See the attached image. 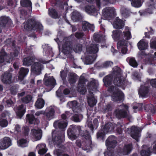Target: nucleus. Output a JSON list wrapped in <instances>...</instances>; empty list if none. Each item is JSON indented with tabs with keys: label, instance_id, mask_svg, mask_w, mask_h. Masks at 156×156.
I'll list each match as a JSON object with an SVG mask.
<instances>
[{
	"label": "nucleus",
	"instance_id": "1",
	"mask_svg": "<svg viewBox=\"0 0 156 156\" xmlns=\"http://www.w3.org/2000/svg\"><path fill=\"white\" fill-rule=\"evenodd\" d=\"M55 132L54 131L52 133V140L56 148L54 153L57 156H60L62 152L61 149L62 146L61 143L63 141L64 133L62 132L61 134L57 133L54 135V134Z\"/></svg>",
	"mask_w": 156,
	"mask_h": 156
},
{
	"label": "nucleus",
	"instance_id": "2",
	"mask_svg": "<svg viewBox=\"0 0 156 156\" xmlns=\"http://www.w3.org/2000/svg\"><path fill=\"white\" fill-rule=\"evenodd\" d=\"M23 25L24 29L27 30H41L43 29L41 24L34 19L29 20L26 23H24Z\"/></svg>",
	"mask_w": 156,
	"mask_h": 156
},
{
	"label": "nucleus",
	"instance_id": "3",
	"mask_svg": "<svg viewBox=\"0 0 156 156\" xmlns=\"http://www.w3.org/2000/svg\"><path fill=\"white\" fill-rule=\"evenodd\" d=\"M123 35L122 32L119 30L113 31L112 36L115 40H119L123 37L126 40L130 39L131 37L130 33L128 27H125V30L123 32Z\"/></svg>",
	"mask_w": 156,
	"mask_h": 156
},
{
	"label": "nucleus",
	"instance_id": "4",
	"mask_svg": "<svg viewBox=\"0 0 156 156\" xmlns=\"http://www.w3.org/2000/svg\"><path fill=\"white\" fill-rule=\"evenodd\" d=\"M128 109V107L127 106L122 105L120 106L119 108L115 110L114 114L118 118L126 117L130 120L132 118V116L130 115Z\"/></svg>",
	"mask_w": 156,
	"mask_h": 156
},
{
	"label": "nucleus",
	"instance_id": "5",
	"mask_svg": "<svg viewBox=\"0 0 156 156\" xmlns=\"http://www.w3.org/2000/svg\"><path fill=\"white\" fill-rule=\"evenodd\" d=\"M116 143V139L114 136H111L108 137L106 141V145L108 151L104 153L105 156H112V152L110 150L114 147Z\"/></svg>",
	"mask_w": 156,
	"mask_h": 156
},
{
	"label": "nucleus",
	"instance_id": "6",
	"mask_svg": "<svg viewBox=\"0 0 156 156\" xmlns=\"http://www.w3.org/2000/svg\"><path fill=\"white\" fill-rule=\"evenodd\" d=\"M108 90L113 92L112 95V100L114 101H119L122 100L124 97L123 94L117 87L112 86L109 87Z\"/></svg>",
	"mask_w": 156,
	"mask_h": 156
},
{
	"label": "nucleus",
	"instance_id": "7",
	"mask_svg": "<svg viewBox=\"0 0 156 156\" xmlns=\"http://www.w3.org/2000/svg\"><path fill=\"white\" fill-rule=\"evenodd\" d=\"M114 74L116 75L114 80V83L115 85L121 86L124 84V81L123 78H122L121 76V70L118 66H116L113 69Z\"/></svg>",
	"mask_w": 156,
	"mask_h": 156
},
{
	"label": "nucleus",
	"instance_id": "8",
	"mask_svg": "<svg viewBox=\"0 0 156 156\" xmlns=\"http://www.w3.org/2000/svg\"><path fill=\"white\" fill-rule=\"evenodd\" d=\"M19 49L18 48H16L15 51V54L12 55L11 54L9 55H7L5 52L1 53V55H0V63L3 62L5 60L8 62L9 63L10 62L12 61L13 58L14 57L18 56L19 53Z\"/></svg>",
	"mask_w": 156,
	"mask_h": 156
},
{
	"label": "nucleus",
	"instance_id": "9",
	"mask_svg": "<svg viewBox=\"0 0 156 156\" xmlns=\"http://www.w3.org/2000/svg\"><path fill=\"white\" fill-rule=\"evenodd\" d=\"M115 124L111 123H108L104 127L103 129L99 131L97 133L98 137H102L104 136L105 133L113 130Z\"/></svg>",
	"mask_w": 156,
	"mask_h": 156
},
{
	"label": "nucleus",
	"instance_id": "10",
	"mask_svg": "<svg viewBox=\"0 0 156 156\" xmlns=\"http://www.w3.org/2000/svg\"><path fill=\"white\" fill-rule=\"evenodd\" d=\"M96 2L98 7L96 10L93 6H87L86 7V11L88 14L94 15L97 16L98 14V10L100 9V0H96Z\"/></svg>",
	"mask_w": 156,
	"mask_h": 156
},
{
	"label": "nucleus",
	"instance_id": "11",
	"mask_svg": "<svg viewBox=\"0 0 156 156\" xmlns=\"http://www.w3.org/2000/svg\"><path fill=\"white\" fill-rule=\"evenodd\" d=\"M44 84L45 85L51 87V89L56 84L55 80L53 77L50 76L47 74H46L44 76Z\"/></svg>",
	"mask_w": 156,
	"mask_h": 156
},
{
	"label": "nucleus",
	"instance_id": "12",
	"mask_svg": "<svg viewBox=\"0 0 156 156\" xmlns=\"http://www.w3.org/2000/svg\"><path fill=\"white\" fill-rule=\"evenodd\" d=\"M43 68L42 64L39 62H35L31 67V72L36 75H39Z\"/></svg>",
	"mask_w": 156,
	"mask_h": 156
},
{
	"label": "nucleus",
	"instance_id": "13",
	"mask_svg": "<svg viewBox=\"0 0 156 156\" xmlns=\"http://www.w3.org/2000/svg\"><path fill=\"white\" fill-rule=\"evenodd\" d=\"M12 145L11 140L9 138L5 137L0 140V148L5 150Z\"/></svg>",
	"mask_w": 156,
	"mask_h": 156
},
{
	"label": "nucleus",
	"instance_id": "14",
	"mask_svg": "<svg viewBox=\"0 0 156 156\" xmlns=\"http://www.w3.org/2000/svg\"><path fill=\"white\" fill-rule=\"evenodd\" d=\"M77 127L75 125L70 126V128L68 130V135L69 138L71 140H73L76 139L77 135L75 133L77 131Z\"/></svg>",
	"mask_w": 156,
	"mask_h": 156
},
{
	"label": "nucleus",
	"instance_id": "15",
	"mask_svg": "<svg viewBox=\"0 0 156 156\" xmlns=\"http://www.w3.org/2000/svg\"><path fill=\"white\" fill-rule=\"evenodd\" d=\"M31 136L34 141L40 140L41 137V131L40 129H33L31 130Z\"/></svg>",
	"mask_w": 156,
	"mask_h": 156
},
{
	"label": "nucleus",
	"instance_id": "16",
	"mask_svg": "<svg viewBox=\"0 0 156 156\" xmlns=\"http://www.w3.org/2000/svg\"><path fill=\"white\" fill-rule=\"evenodd\" d=\"M147 84L141 85L139 90L140 95L142 97H145L148 96L149 88Z\"/></svg>",
	"mask_w": 156,
	"mask_h": 156
},
{
	"label": "nucleus",
	"instance_id": "17",
	"mask_svg": "<svg viewBox=\"0 0 156 156\" xmlns=\"http://www.w3.org/2000/svg\"><path fill=\"white\" fill-rule=\"evenodd\" d=\"M63 44L62 48L63 51L65 54H68L70 53L72 50L70 42L66 41V39L63 40Z\"/></svg>",
	"mask_w": 156,
	"mask_h": 156
},
{
	"label": "nucleus",
	"instance_id": "18",
	"mask_svg": "<svg viewBox=\"0 0 156 156\" xmlns=\"http://www.w3.org/2000/svg\"><path fill=\"white\" fill-rule=\"evenodd\" d=\"M86 79L82 76H80L78 86V90L82 94H84L86 91V89L84 87L83 84L86 82Z\"/></svg>",
	"mask_w": 156,
	"mask_h": 156
},
{
	"label": "nucleus",
	"instance_id": "19",
	"mask_svg": "<svg viewBox=\"0 0 156 156\" xmlns=\"http://www.w3.org/2000/svg\"><path fill=\"white\" fill-rule=\"evenodd\" d=\"M131 136L137 141H138V138L140 136V129L138 127L133 126L131 127Z\"/></svg>",
	"mask_w": 156,
	"mask_h": 156
},
{
	"label": "nucleus",
	"instance_id": "20",
	"mask_svg": "<svg viewBox=\"0 0 156 156\" xmlns=\"http://www.w3.org/2000/svg\"><path fill=\"white\" fill-rule=\"evenodd\" d=\"M132 148L131 144L126 145L122 149H120L118 151V154L119 155H127L130 153Z\"/></svg>",
	"mask_w": 156,
	"mask_h": 156
},
{
	"label": "nucleus",
	"instance_id": "21",
	"mask_svg": "<svg viewBox=\"0 0 156 156\" xmlns=\"http://www.w3.org/2000/svg\"><path fill=\"white\" fill-rule=\"evenodd\" d=\"M99 46L98 44H92L88 46L87 48V52L90 54H95L98 51V47Z\"/></svg>",
	"mask_w": 156,
	"mask_h": 156
},
{
	"label": "nucleus",
	"instance_id": "22",
	"mask_svg": "<svg viewBox=\"0 0 156 156\" xmlns=\"http://www.w3.org/2000/svg\"><path fill=\"white\" fill-rule=\"evenodd\" d=\"M115 9L112 7H108L103 9V14L105 16L108 17L112 16L114 14Z\"/></svg>",
	"mask_w": 156,
	"mask_h": 156
},
{
	"label": "nucleus",
	"instance_id": "23",
	"mask_svg": "<svg viewBox=\"0 0 156 156\" xmlns=\"http://www.w3.org/2000/svg\"><path fill=\"white\" fill-rule=\"evenodd\" d=\"M36 148L38 150V153L40 155L44 154L48 150L46 144L43 143L38 144Z\"/></svg>",
	"mask_w": 156,
	"mask_h": 156
},
{
	"label": "nucleus",
	"instance_id": "24",
	"mask_svg": "<svg viewBox=\"0 0 156 156\" xmlns=\"http://www.w3.org/2000/svg\"><path fill=\"white\" fill-rule=\"evenodd\" d=\"M2 82L5 83H10L11 82L12 74L9 71L5 73L3 77H2Z\"/></svg>",
	"mask_w": 156,
	"mask_h": 156
},
{
	"label": "nucleus",
	"instance_id": "25",
	"mask_svg": "<svg viewBox=\"0 0 156 156\" xmlns=\"http://www.w3.org/2000/svg\"><path fill=\"white\" fill-rule=\"evenodd\" d=\"M29 71V69L22 67L20 69L19 72L18 79L20 81L22 80L24 77L28 74Z\"/></svg>",
	"mask_w": 156,
	"mask_h": 156
},
{
	"label": "nucleus",
	"instance_id": "26",
	"mask_svg": "<svg viewBox=\"0 0 156 156\" xmlns=\"http://www.w3.org/2000/svg\"><path fill=\"white\" fill-rule=\"evenodd\" d=\"M124 25V23L122 20L117 18L113 23V27L115 29H122Z\"/></svg>",
	"mask_w": 156,
	"mask_h": 156
},
{
	"label": "nucleus",
	"instance_id": "27",
	"mask_svg": "<svg viewBox=\"0 0 156 156\" xmlns=\"http://www.w3.org/2000/svg\"><path fill=\"white\" fill-rule=\"evenodd\" d=\"M67 126V122L62 120L56 121L54 123V127H57L58 126L60 129H64L66 128Z\"/></svg>",
	"mask_w": 156,
	"mask_h": 156
},
{
	"label": "nucleus",
	"instance_id": "28",
	"mask_svg": "<svg viewBox=\"0 0 156 156\" xmlns=\"http://www.w3.org/2000/svg\"><path fill=\"white\" fill-rule=\"evenodd\" d=\"M48 111L45 113V116L46 119L49 120L54 118L55 111L54 108L52 107H49L48 108Z\"/></svg>",
	"mask_w": 156,
	"mask_h": 156
},
{
	"label": "nucleus",
	"instance_id": "29",
	"mask_svg": "<svg viewBox=\"0 0 156 156\" xmlns=\"http://www.w3.org/2000/svg\"><path fill=\"white\" fill-rule=\"evenodd\" d=\"M26 119L27 121L30 124H37L39 122L38 120L36 119L32 114L27 115Z\"/></svg>",
	"mask_w": 156,
	"mask_h": 156
},
{
	"label": "nucleus",
	"instance_id": "30",
	"mask_svg": "<svg viewBox=\"0 0 156 156\" xmlns=\"http://www.w3.org/2000/svg\"><path fill=\"white\" fill-rule=\"evenodd\" d=\"M83 136L86 139L88 140V141H87V142L86 143H84L85 144V147H88L89 146H90V149H88V151H87V152H88L91 149V147L90 146V145L91 144V137L88 132L87 131H86V133H84V134L83 135Z\"/></svg>",
	"mask_w": 156,
	"mask_h": 156
},
{
	"label": "nucleus",
	"instance_id": "31",
	"mask_svg": "<svg viewBox=\"0 0 156 156\" xmlns=\"http://www.w3.org/2000/svg\"><path fill=\"white\" fill-rule=\"evenodd\" d=\"M34 61V57L33 56L28 57L25 58L23 60V64L26 66H29Z\"/></svg>",
	"mask_w": 156,
	"mask_h": 156
},
{
	"label": "nucleus",
	"instance_id": "32",
	"mask_svg": "<svg viewBox=\"0 0 156 156\" xmlns=\"http://www.w3.org/2000/svg\"><path fill=\"white\" fill-rule=\"evenodd\" d=\"M82 29L84 30H87L89 29L92 31H94V27L93 25H91L86 22H83L82 23Z\"/></svg>",
	"mask_w": 156,
	"mask_h": 156
},
{
	"label": "nucleus",
	"instance_id": "33",
	"mask_svg": "<svg viewBox=\"0 0 156 156\" xmlns=\"http://www.w3.org/2000/svg\"><path fill=\"white\" fill-rule=\"evenodd\" d=\"M143 148L144 150H143L140 152V154L141 156H149L151 153L152 152L150 148L147 147L146 145H143Z\"/></svg>",
	"mask_w": 156,
	"mask_h": 156
},
{
	"label": "nucleus",
	"instance_id": "34",
	"mask_svg": "<svg viewBox=\"0 0 156 156\" xmlns=\"http://www.w3.org/2000/svg\"><path fill=\"white\" fill-rule=\"evenodd\" d=\"M137 46L140 50H144L147 48L148 43L144 40H141L138 43Z\"/></svg>",
	"mask_w": 156,
	"mask_h": 156
},
{
	"label": "nucleus",
	"instance_id": "35",
	"mask_svg": "<svg viewBox=\"0 0 156 156\" xmlns=\"http://www.w3.org/2000/svg\"><path fill=\"white\" fill-rule=\"evenodd\" d=\"M81 16L80 13L76 11H74L72 13L71 19L74 22H77L80 20Z\"/></svg>",
	"mask_w": 156,
	"mask_h": 156
},
{
	"label": "nucleus",
	"instance_id": "36",
	"mask_svg": "<svg viewBox=\"0 0 156 156\" xmlns=\"http://www.w3.org/2000/svg\"><path fill=\"white\" fill-rule=\"evenodd\" d=\"M44 101L43 99L41 98H39L36 101L35 106L37 108L41 109L44 107Z\"/></svg>",
	"mask_w": 156,
	"mask_h": 156
},
{
	"label": "nucleus",
	"instance_id": "37",
	"mask_svg": "<svg viewBox=\"0 0 156 156\" xmlns=\"http://www.w3.org/2000/svg\"><path fill=\"white\" fill-rule=\"evenodd\" d=\"M18 111L16 112L17 116L21 118L24 114L25 112V108H24L23 105L19 106L18 107Z\"/></svg>",
	"mask_w": 156,
	"mask_h": 156
},
{
	"label": "nucleus",
	"instance_id": "38",
	"mask_svg": "<svg viewBox=\"0 0 156 156\" xmlns=\"http://www.w3.org/2000/svg\"><path fill=\"white\" fill-rule=\"evenodd\" d=\"M126 60L132 66L134 67H137L138 64L135 58L132 57H129L127 58Z\"/></svg>",
	"mask_w": 156,
	"mask_h": 156
},
{
	"label": "nucleus",
	"instance_id": "39",
	"mask_svg": "<svg viewBox=\"0 0 156 156\" xmlns=\"http://www.w3.org/2000/svg\"><path fill=\"white\" fill-rule=\"evenodd\" d=\"M96 58L95 55H88L85 58V62L87 64H92L95 61Z\"/></svg>",
	"mask_w": 156,
	"mask_h": 156
},
{
	"label": "nucleus",
	"instance_id": "40",
	"mask_svg": "<svg viewBox=\"0 0 156 156\" xmlns=\"http://www.w3.org/2000/svg\"><path fill=\"white\" fill-rule=\"evenodd\" d=\"M87 123L88 126H90V127L91 128V129L92 130L94 128H97L98 122V120L97 119H94L93 121V123L94 125H93L92 124H91L90 120L88 116V119L87 121Z\"/></svg>",
	"mask_w": 156,
	"mask_h": 156
},
{
	"label": "nucleus",
	"instance_id": "41",
	"mask_svg": "<svg viewBox=\"0 0 156 156\" xmlns=\"http://www.w3.org/2000/svg\"><path fill=\"white\" fill-rule=\"evenodd\" d=\"M103 80L105 85L108 87L112 83V76L111 75L107 76L103 79Z\"/></svg>",
	"mask_w": 156,
	"mask_h": 156
},
{
	"label": "nucleus",
	"instance_id": "42",
	"mask_svg": "<svg viewBox=\"0 0 156 156\" xmlns=\"http://www.w3.org/2000/svg\"><path fill=\"white\" fill-rule=\"evenodd\" d=\"M10 20L9 18L5 16H2L0 17V26L4 27L6 24L10 22Z\"/></svg>",
	"mask_w": 156,
	"mask_h": 156
},
{
	"label": "nucleus",
	"instance_id": "43",
	"mask_svg": "<svg viewBox=\"0 0 156 156\" xmlns=\"http://www.w3.org/2000/svg\"><path fill=\"white\" fill-rule=\"evenodd\" d=\"M20 4L22 6L28 7L30 10H31L32 3L30 0H21Z\"/></svg>",
	"mask_w": 156,
	"mask_h": 156
},
{
	"label": "nucleus",
	"instance_id": "44",
	"mask_svg": "<svg viewBox=\"0 0 156 156\" xmlns=\"http://www.w3.org/2000/svg\"><path fill=\"white\" fill-rule=\"evenodd\" d=\"M121 12L122 16L125 17L129 16L130 13L129 9L124 6H122L121 7Z\"/></svg>",
	"mask_w": 156,
	"mask_h": 156
},
{
	"label": "nucleus",
	"instance_id": "45",
	"mask_svg": "<svg viewBox=\"0 0 156 156\" xmlns=\"http://www.w3.org/2000/svg\"><path fill=\"white\" fill-rule=\"evenodd\" d=\"M98 81L93 79L90 83L88 87L90 89L93 90L94 89H95L98 87Z\"/></svg>",
	"mask_w": 156,
	"mask_h": 156
},
{
	"label": "nucleus",
	"instance_id": "46",
	"mask_svg": "<svg viewBox=\"0 0 156 156\" xmlns=\"http://www.w3.org/2000/svg\"><path fill=\"white\" fill-rule=\"evenodd\" d=\"M76 75L74 73H70L69 75L68 78L69 82L70 83H73L76 81Z\"/></svg>",
	"mask_w": 156,
	"mask_h": 156
},
{
	"label": "nucleus",
	"instance_id": "47",
	"mask_svg": "<svg viewBox=\"0 0 156 156\" xmlns=\"http://www.w3.org/2000/svg\"><path fill=\"white\" fill-rule=\"evenodd\" d=\"M49 15L52 17L57 18L58 17V15L56 10L50 8L48 10Z\"/></svg>",
	"mask_w": 156,
	"mask_h": 156
},
{
	"label": "nucleus",
	"instance_id": "48",
	"mask_svg": "<svg viewBox=\"0 0 156 156\" xmlns=\"http://www.w3.org/2000/svg\"><path fill=\"white\" fill-rule=\"evenodd\" d=\"M144 109L149 112H152L153 114L156 113V110L154 106L152 104L146 105L144 107Z\"/></svg>",
	"mask_w": 156,
	"mask_h": 156
},
{
	"label": "nucleus",
	"instance_id": "49",
	"mask_svg": "<svg viewBox=\"0 0 156 156\" xmlns=\"http://www.w3.org/2000/svg\"><path fill=\"white\" fill-rule=\"evenodd\" d=\"M126 40L122 39L119 40L117 43V47L118 49H119L123 46H126L128 44Z\"/></svg>",
	"mask_w": 156,
	"mask_h": 156
},
{
	"label": "nucleus",
	"instance_id": "50",
	"mask_svg": "<svg viewBox=\"0 0 156 156\" xmlns=\"http://www.w3.org/2000/svg\"><path fill=\"white\" fill-rule=\"evenodd\" d=\"M92 97L91 98L88 97V102L89 105L90 106H93L95 105L97 101L95 98L91 95Z\"/></svg>",
	"mask_w": 156,
	"mask_h": 156
},
{
	"label": "nucleus",
	"instance_id": "51",
	"mask_svg": "<svg viewBox=\"0 0 156 156\" xmlns=\"http://www.w3.org/2000/svg\"><path fill=\"white\" fill-rule=\"evenodd\" d=\"M154 4L153 2V0H151L150 4L148 5V8L146 10V12L149 13H152V11L155 8L154 6Z\"/></svg>",
	"mask_w": 156,
	"mask_h": 156
},
{
	"label": "nucleus",
	"instance_id": "52",
	"mask_svg": "<svg viewBox=\"0 0 156 156\" xmlns=\"http://www.w3.org/2000/svg\"><path fill=\"white\" fill-rule=\"evenodd\" d=\"M18 145L22 147H25L28 145V141L25 139H23L19 140Z\"/></svg>",
	"mask_w": 156,
	"mask_h": 156
},
{
	"label": "nucleus",
	"instance_id": "53",
	"mask_svg": "<svg viewBox=\"0 0 156 156\" xmlns=\"http://www.w3.org/2000/svg\"><path fill=\"white\" fill-rule=\"evenodd\" d=\"M67 105L70 108H72L73 111H76V109L77 108V102L76 101H73L69 102Z\"/></svg>",
	"mask_w": 156,
	"mask_h": 156
},
{
	"label": "nucleus",
	"instance_id": "54",
	"mask_svg": "<svg viewBox=\"0 0 156 156\" xmlns=\"http://www.w3.org/2000/svg\"><path fill=\"white\" fill-rule=\"evenodd\" d=\"M73 50L76 53H79L82 50V45L80 44H75L73 48Z\"/></svg>",
	"mask_w": 156,
	"mask_h": 156
},
{
	"label": "nucleus",
	"instance_id": "55",
	"mask_svg": "<svg viewBox=\"0 0 156 156\" xmlns=\"http://www.w3.org/2000/svg\"><path fill=\"white\" fill-rule=\"evenodd\" d=\"M83 116L82 115L80 114H75L74 115L73 118V120L76 122H80L82 119Z\"/></svg>",
	"mask_w": 156,
	"mask_h": 156
},
{
	"label": "nucleus",
	"instance_id": "56",
	"mask_svg": "<svg viewBox=\"0 0 156 156\" xmlns=\"http://www.w3.org/2000/svg\"><path fill=\"white\" fill-rule=\"evenodd\" d=\"M131 5L133 7L138 8L141 6L142 2L141 0H132Z\"/></svg>",
	"mask_w": 156,
	"mask_h": 156
},
{
	"label": "nucleus",
	"instance_id": "57",
	"mask_svg": "<svg viewBox=\"0 0 156 156\" xmlns=\"http://www.w3.org/2000/svg\"><path fill=\"white\" fill-rule=\"evenodd\" d=\"M32 97L30 95H27L21 98L22 102L25 103L27 104L30 102L31 101Z\"/></svg>",
	"mask_w": 156,
	"mask_h": 156
},
{
	"label": "nucleus",
	"instance_id": "58",
	"mask_svg": "<svg viewBox=\"0 0 156 156\" xmlns=\"http://www.w3.org/2000/svg\"><path fill=\"white\" fill-rule=\"evenodd\" d=\"M42 47L43 48L44 51L45 52L46 55H48L49 52L51 51V48L49 47L48 44H45L42 45ZM50 53V52H49Z\"/></svg>",
	"mask_w": 156,
	"mask_h": 156
},
{
	"label": "nucleus",
	"instance_id": "59",
	"mask_svg": "<svg viewBox=\"0 0 156 156\" xmlns=\"http://www.w3.org/2000/svg\"><path fill=\"white\" fill-rule=\"evenodd\" d=\"M94 40L96 42H100L102 39L103 37L101 34L95 33L94 35Z\"/></svg>",
	"mask_w": 156,
	"mask_h": 156
},
{
	"label": "nucleus",
	"instance_id": "60",
	"mask_svg": "<svg viewBox=\"0 0 156 156\" xmlns=\"http://www.w3.org/2000/svg\"><path fill=\"white\" fill-rule=\"evenodd\" d=\"M154 56L152 57L148 60V63L149 64H154L156 66V52L154 53Z\"/></svg>",
	"mask_w": 156,
	"mask_h": 156
},
{
	"label": "nucleus",
	"instance_id": "61",
	"mask_svg": "<svg viewBox=\"0 0 156 156\" xmlns=\"http://www.w3.org/2000/svg\"><path fill=\"white\" fill-rule=\"evenodd\" d=\"M85 143H83L82 144H81L79 141L77 142V145L79 147H82V149L84 150H87L88 149H89L90 148V146H89L87 147H85Z\"/></svg>",
	"mask_w": 156,
	"mask_h": 156
},
{
	"label": "nucleus",
	"instance_id": "62",
	"mask_svg": "<svg viewBox=\"0 0 156 156\" xmlns=\"http://www.w3.org/2000/svg\"><path fill=\"white\" fill-rule=\"evenodd\" d=\"M147 82L150 83L152 87H156V79H152L151 80H148Z\"/></svg>",
	"mask_w": 156,
	"mask_h": 156
},
{
	"label": "nucleus",
	"instance_id": "63",
	"mask_svg": "<svg viewBox=\"0 0 156 156\" xmlns=\"http://www.w3.org/2000/svg\"><path fill=\"white\" fill-rule=\"evenodd\" d=\"M6 44L9 46L11 47L12 46H14V41H13L11 40V39H8L5 41Z\"/></svg>",
	"mask_w": 156,
	"mask_h": 156
},
{
	"label": "nucleus",
	"instance_id": "64",
	"mask_svg": "<svg viewBox=\"0 0 156 156\" xmlns=\"http://www.w3.org/2000/svg\"><path fill=\"white\" fill-rule=\"evenodd\" d=\"M150 46L152 48H156V37L151 40Z\"/></svg>",
	"mask_w": 156,
	"mask_h": 156
}]
</instances>
